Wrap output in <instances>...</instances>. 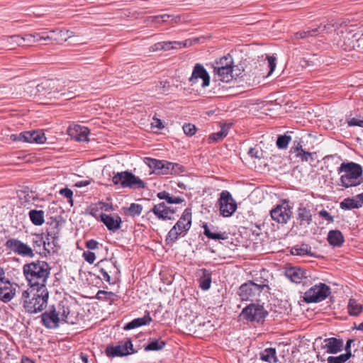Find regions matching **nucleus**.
Returning <instances> with one entry per match:
<instances>
[{"label":"nucleus","mask_w":363,"mask_h":363,"mask_svg":"<svg viewBox=\"0 0 363 363\" xmlns=\"http://www.w3.org/2000/svg\"><path fill=\"white\" fill-rule=\"evenodd\" d=\"M51 267L43 260L33 261L25 264L23 273L30 288H47L46 284L50 275Z\"/></svg>","instance_id":"obj_1"},{"label":"nucleus","mask_w":363,"mask_h":363,"mask_svg":"<svg viewBox=\"0 0 363 363\" xmlns=\"http://www.w3.org/2000/svg\"><path fill=\"white\" fill-rule=\"evenodd\" d=\"M21 298L25 311L29 313H37L45 308L49 292L47 288H30L23 291Z\"/></svg>","instance_id":"obj_2"},{"label":"nucleus","mask_w":363,"mask_h":363,"mask_svg":"<svg viewBox=\"0 0 363 363\" xmlns=\"http://www.w3.org/2000/svg\"><path fill=\"white\" fill-rule=\"evenodd\" d=\"M362 172L359 164L352 162H342L337 168L341 185L345 188L359 186L363 182Z\"/></svg>","instance_id":"obj_3"},{"label":"nucleus","mask_w":363,"mask_h":363,"mask_svg":"<svg viewBox=\"0 0 363 363\" xmlns=\"http://www.w3.org/2000/svg\"><path fill=\"white\" fill-rule=\"evenodd\" d=\"M120 184L123 188L132 189H144L145 183L138 177L128 171L115 174V184Z\"/></svg>","instance_id":"obj_4"},{"label":"nucleus","mask_w":363,"mask_h":363,"mask_svg":"<svg viewBox=\"0 0 363 363\" xmlns=\"http://www.w3.org/2000/svg\"><path fill=\"white\" fill-rule=\"evenodd\" d=\"M330 294V289L325 284L320 283L306 291L303 299L306 303H317L325 300Z\"/></svg>","instance_id":"obj_5"},{"label":"nucleus","mask_w":363,"mask_h":363,"mask_svg":"<svg viewBox=\"0 0 363 363\" xmlns=\"http://www.w3.org/2000/svg\"><path fill=\"white\" fill-rule=\"evenodd\" d=\"M267 312L262 306L259 304H250L245 307L240 314V318L247 321L259 322L266 315Z\"/></svg>","instance_id":"obj_6"},{"label":"nucleus","mask_w":363,"mask_h":363,"mask_svg":"<svg viewBox=\"0 0 363 363\" xmlns=\"http://www.w3.org/2000/svg\"><path fill=\"white\" fill-rule=\"evenodd\" d=\"M264 286V284L248 281L240 286L238 294L242 301L253 300L259 295Z\"/></svg>","instance_id":"obj_7"},{"label":"nucleus","mask_w":363,"mask_h":363,"mask_svg":"<svg viewBox=\"0 0 363 363\" xmlns=\"http://www.w3.org/2000/svg\"><path fill=\"white\" fill-rule=\"evenodd\" d=\"M7 250L22 257H33L34 252L32 248L16 238H10L4 244Z\"/></svg>","instance_id":"obj_8"},{"label":"nucleus","mask_w":363,"mask_h":363,"mask_svg":"<svg viewBox=\"0 0 363 363\" xmlns=\"http://www.w3.org/2000/svg\"><path fill=\"white\" fill-rule=\"evenodd\" d=\"M342 38L344 42L342 46L345 50H350L356 48H363V33H355L353 29L347 28Z\"/></svg>","instance_id":"obj_9"},{"label":"nucleus","mask_w":363,"mask_h":363,"mask_svg":"<svg viewBox=\"0 0 363 363\" xmlns=\"http://www.w3.org/2000/svg\"><path fill=\"white\" fill-rule=\"evenodd\" d=\"M220 213L224 217L230 216L236 210L237 204L231 194L223 191L219 199Z\"/></svg>","instance_id":"obj_10"},{"label":"nucleus","mask_w":363,"mask_h":363,"mask_svg":"<svg viewBox=\"0 0 363 363\" xmlns=\"http://www.w3.org/2000/svg\"><path fill=\"white\" fill-rule=\"evenodd\" d=\"M201 79V86L205 88L210 84V75L201 64L196 63L192 71L191 76L189 79L191 85L196 84Z\"/></svg>","instance_id":"obj_11"},{"label":"nucleus","mask_w":363,"mask_h":363,"mask_svg":"<svg viewBox=\"0 0 363 363\" xmlns=\"http://www.w3.org/2000/svg\"><path fill=\"white\" fill-rule=\"evenodd\" d=\"M291 207L287 202L277 205L270 211L272 218L279 223L286 224L291 216Z\"/></svg>","instance_id":"obj_12"},{"label":"nucleus","mask_w":363,"mask_h":363,"mask_svg":"<svg viewBox=\"0 0 363 363\" xmlns=\"http://www.w3.org/2000/svg\"><path fill=\"white\" fill-rule=\"evenodd\" d=\"M73 35V33L68 30H52L43 33L40 36V40H51L55 43L61 44L67 41Z\"/></svg>","instance_id":"obj_13"},{"label":"nucleus","mask_w":363,"mask_h":363,"mask_svg":"<svg viewBox=\"0 0 363 363\" xmlns=\"http://www.w3.org/2000/svg\"><path fill=\"white\" fill-rule=\"evenodd\" d=\"M60 312L54 306L41 314L42 323L47 328H56L59 326Z\"/></svg>","instance_id":"obj_14"},{"label":"nucleus","mask_w":363,"mask_h":363,"mask_svg":"<svg viewBox=\"0 0 363 363\" xmlns=\"http://www.w3.org/2000/svg\"><path fill=\"white\" fill-rule=\"evenodd\" d=\"M151 211L161 220H172L174 219V215L176 213V209L167 206L164 202H161L153 206Z\"/></svg>","instance_id":"obj_15"},{"label":"nucleus","mask_w":363,"mask_h":363,"mask_svg":"<svg viewBox=\"0 0 363 363\" xmlns=\"http://www.w3.org/2000/svg\"><path fill=\"white\" fill-rule=\"evenodd\" d=\"M67 132L69 135L77 141L84 142L88 140L89 130L85 126L74 125L69 127Z\"/></svg>","instance_id":"obj_16"},{"label":"nucleus","mask_w":363,"mask_h":363,"mask_svg":"<svg viewBox=\"0 0 363 363\" xmlns=\"http://www.w3.org/2000/svg\"><path fill=\"white\" fill-rule=\"evenodd\" d=\"M16 289L9 280L0 281V300L4 303L10 301L15 295Z\"/></svg>","instance_id":"obj_17"},{"label":"nucleus","mask_w":363,"mask_h":363,"mask_svg":"<svg viewBox=\"0 0 363 363\" xmlns=\"http://www.w3.org/2000/svg\"><path fill=\"white\" fill-rule=\"evenodd\" d=\"M203 234L208 238L211 240H226L228 236L225 232H218V228L213 225H208L207 223H204L203 225Z\"/></svg>","instance_id":"obj_18"},{"label":"nucleus","mask_w":363,"mask_h":363,"mask_svg":"<svg viewBox=\"0 0 363 363\" xmlns=\"http://www.w3.org/2000/svg\"><path fill=\"white\" fill-rule=\"evenodd\" d=\"M191 225V213L189 209L184 210L181 218L174 225L176 228L181 231V233L187 232Z\"/></svg>","instance_id":"obj_19"},{"label":"nucleus","mask_w":363,"mask_h":363,"mask_svg":"<svg viewBox=\"0 0 363 363\" xmlns=\"http://www.w3.org/2000/svg\"><path fill=\"white\" fill-rule=\"evenodd\" d=\"M286 276L294 283H301L308 277V272L300 267H291L286 270Z\"/></svg>","instance_id":"obj_20"},{"label":"nucleus","mask_w":363,"mask_h":363,"mask_svg":"<svg viewBox=\"0 0 363 363\" xmlns=\"http://www.w3.org/2000/svg\"><path fill=\"white\" fill-rule=\"evenodd\" d=\"M219 126L220 128V131L212 133L209 135V143H216L222 140L224 138H225L228 134V130L232 126V123L221 121L219 123Z\"/></svg>","instance_id":"obj_21"},{"label":"nucleus","mask_w":363,"mask_h":363,"mask_svg":"<svg viewBox=\"0 0 363 363\" xmlns=\"http://www.w3.org/2000/svg\"><path fill=\"white\" fill-rule=\"evenodd\" d=\"M296 219L299 225L304 228L308 227L312 223L311 211L305 207H299L297 211Z\"/></svg>","instance_id":"obj_22"},{"label":"nucleus","mask_w":363,"mask_h":363,"mask_svg":"<svg viewBox=\"0 0 363 363\" xmlns=\"http://www.w3.org/2000/svg\"><path fill=\"white\" fill-rule=\"evenodd\" d=\"M233 68H226L220 69H213L215 80L228 83L233 79Z\"/></svg>","instance_id":"obj_23"},{"label":"nucleus","mask_w":363,"mask_h":363,"mask_svg":"<svg viewBox=\"0 0 363 363\" xmlns=\"http://www.w3.org/2000/svg\"><path fill=\"white\" fill-rule=\"evenodd\" d=\"M267 61H264L262 66L264 67V70L259 74V77L262 78H267L270 76L276 68L277 58L274 56H267L266 57Z\"/></svg>","instance_id":"obj_24"},{"label":"nucleus","mask_w":363,"mask_h":363,"mask_svg":"<svg viewBox=\"0 0 363 363\" xmlns=\"http://www.w3.org/2000/svg\"><path fill=\"white\" fill-rule=\"evenodd\" d=\"M259 359L267 363H277L278 358L275 348L268 347L262 350L259 354Z\"/></svg>","instance_id":"obj_25"},{"label":"nucleus","mask_w":363,"mask_h":363,"mask_svg":"<svg viewBox=\"0 0 363 363\" xmlns=\"http://www.w3.org/2000/svg\"><path fill=\"white\" fill-rule=\"evenodd\" d=\"M134 352L135 351L133 349V345L130 340H126L125 342L115 346V356H125Z\"/></svg>","instance_id":"obj_26"},{"label":"nucleus","mask_w":363,"mask_h":363,"mask_svg":"<svg viewBox=\"0 0 363 363\" xmlns=\"http://www.w3.org/2000/svg\"><path fill=\"white\" fill-rule=\"evenodd\" d=\"M112 209V206L108 203H105L103 202H100L98 204H94L90 206L87 209L86 211L93 217L96 218H100L101 212L100 211H108L109 210Z\"/></svg>","instance_id":"obj_27"},{"label":"nucleus","mask_w":363,"mask_h":363,"mask_svg":"<svg viewBox=\"0 0 363 363\" xmlns=\"http://www.w3.org/2000/svg\"><path fill=\"white\" fill-rule=\"evenodd\" d=\"M152 318L150 317L149 312H146V314L143 317L133 319L131 322L128 323L124 327V329L130 330L140 326L146 325L150 324Z\"/></svg>","instance_id":"obj_28"},{"label":"nucleus","mask_w":363,"mask_h":363,"mask_svg":"<svg viewBox=\"0 0 363 363\" xmlns=\"http://www.w3.org/2000/svg\"><path fill=\"white\" fill-rule=\"evenodd\" d=\"M328 241L333 247H340L344 242V237L340 230H332L328 233Z\"/></svg>","instance_id":"obj_29"},{"label":"nucleus","mask_w":363,"mask_h":363,"mask_svg":"<svg viewBox=\"0 0 363 363\" xmlns=\"http://www.w3.org/2000/svg\"><path fill=\"white\" fill-rule=\"evenodd\" d=\"M291 152L295 153L296 157L299 158L302 162L313 160L312 153L305 151L299 143L291 148Z\"/></svg>","instance_id":"obj_30"},{"label":"nucleus","mask_w":363,"mask_h":363,"mask_svg":"<svg viewBox=\"0 0 363 363\" xmlns=\"http://www.w3.org/2000/svg\"><path fill=\"white\" fill-rule=\"evenodd\" d=\"M327 352L330 354H336L341 351L343 346V342L336 338H329L326 340Z\"/></svg>","instance_id":"obj_31"},{"label":"nucleus","mask_w":363,"mask_h":363,"mask_svg":"<svg viewBox=\"0 0 363 363\" xmlns=\"http://www.w3.org/2000/svg\"><path fill=\"white\" fill-rule=\"evenodd\" d=\"M225 67H234V61L233 57L230 54L225 55L216 61V65L213 66V69H225Z\"/></svg>","instance_id":"obj_32"},{"label":"nucleus","mask_w":363,"mask_h":363,"mask_svg":"<svg viewBox=\"0 0 363 363\" xmlns=\"http://www.w3.org/2000/svg\"><path fill=\"white\" fill-rule=\"evenodd\" d=\"M28 216L32 223L35 225H42L45 222V213L42 210H30Z\"/></svg>","instance_id":"obj_33"},{"label":"nucleus","mask_w":363,"mask_h":363,"mask_svg":"<svg viewBox=\"0 0 363 363\" xmlns=\"http://www.w3.org/2000/svg\"><path fill=\"white\" fill-rule=\"evenodd\" d=\"M361 202L357 200L356 196L354 198L345 199L340 204V208L343 210H350L352 208H359L361 207Z\"/></svg>","instance_id":"obj_34"},{"label":"nucleus","mask_w":363,"mask_h":363,"mask_svg":"<svg viewBox=\"0 0 363 363\" xmlns=\"http://www.w3.org/2000/svg\"><path fill=\"white\" fill-rule=\"evenodd\" d=\"M6 41L5 46L9 50H12L16 45H23V39L20 35H12L9 36L4 38Z\"/></svg>","instance_id":"obj_35"},{"label":"nucleus","mask_w":363,"mask_h":363,"mask_svg":"<svg viewBox=\"0 0 363 363\" xmlns=\"http://www.w3.org/2000/svg\"><path fill=\"white\" fill-rule=\"evenodd\" d=\"M113 170L111 165H106L102 170L104 184L111 186L113 182Z\"/></svg>","instance_id":"obj_36"},{"label":"nucleus","mask_w":363,"mask_h":363,"mask_svg":"<svg viewBox=\"0 0 363 363\" xmlns=\"http://www.w3.org/2000/svg\"><path fill=\"white\" fill-rule=\"evenodd\" d=\"M347 309L350 315H358L362 311V305L358 303L355 299L350 298L348 303Z\"/></svg>","instance_id":"obj_37"},{"label":"nucleus","mask_w":363,"mask_h":363,"mask_svg":"<svg viewBox=\"0 0 363 363\" xmlns=\"http://www.w3.org/2000/svg\"><path fill=\"white\" fill-rule=\"evenodd\" d=\"M201 276L199 279L200 286L203 290H207L211 286V274L209 271L206 269L201 270Z\"/></svg>","instance_id":"obj_38"},{"label":"nucleus","mask_w":363,"mask_h":363,"mask_svg":"<svg viewBox=\"0 0 363 363\" xmlns=\"http://www.w3.org/2000/svg\"><path fill=\"white\" fill-rule=\"evenodd\" d=\"M162 51H168L172 49L185 48L187 46V41H163L162 42Z\"/></svg>","instance_id":"obj_39"},{"label":"nucleus","mask_w":363,"mask_h":363,"mask_svg":"<svg viewBox=\"0 0 363 363\" xmlns=\"http://www.w3.org/2000/svg\"><path fill=\"white\" fill-rule=\"evenodd\" d=\"M162 160H158L156 159H152L150 157H145L144 159V162L147 164L150 169L152 170L154 173L160 174V171L161 170V164Z\"/></svg>","instance_id":"obj_40"},{"label":"nucleus","mask_w":363,"mask_h":363,"mask_svg":"<svg viewBox=\"0 0 363 363\" xmlns=\"http://www.w3.org/2000/svg\"><path fill=\"white\" fill-rule=\"evenodd\" d=\"M157 197L160 199L165 200L168 203H181L184 200L179 197H174L166 191H161L157 194Z\"/></svg>","instance_id":"obj_41"},{"label":"nucleus","mask_w":363,"mask_h":363,"mask_svg":"<svg viewBox=\"0 0 363 363\" xmlns=\"http://www.w3.org/2000/svg\"><path fill=\"white\" fill-rule=\"evenodd\" d=\"M318 35V28H308L306 30L298 31L295 33L296 39H303Z\"/></svg>","instance_id":"obj_42"},{"label":"nucleus","mask_w":363,"mask_h":363,"mask_svg":"<svg viewBox=\"0 0 363 363\" xmlns=\"http://www.w3.org/2000/svg\"><path fill=\"white\" fill-rule=\"evenodd\" d=\"M177 164L165 160H162L161 164V170L159 174H169L174 172V168Z\"/></svg>","instance_id":"obj_43"},{"label":"nucleus","mask_w":363,"mask_h":363,"mask_svg":"<svg viewBox=\"0 0 363 363\" xmlns=\"http://www.w3.org/2000/svg\"><path fill=\"white\" fill-rule=\"evenodd\" d=\"M351 355V352H347L337 357L330 356L328 357L327 362L328 363H345Z\"/></svg>","instance_id":"obj_44"},{"label":"nucleus","mask_w":363,"mask_h":363,"mask_svg":"<svg viewBox=\"0 0 363 363\" xmlns=\"http://www.w3.org/2000/svg\"><path fill=\"white\" fill-rule=\"evenodd\" d=\"M165 345V342L160 340H154L150 342V343L145 347V351L150 350H160Z\"/></svg>","instance_id":"obj_45"},{"label":"nucleus","mask_w":363,"mask_h":363,"mask_svg":"<svg viewBox=\"0 0 363 363\" xmlns=\"http://www.w3.org/2000/svg\"><path fill=\"white\" fill-rule=\"evenodd\" d=\"M100 220L103 222L110 230H113V217L101 212Z\"/></svg>","instance_id":"obj_46"},{"label":"nucleus","mask_w":363,"mask_h":363,"mask_svg":"<svg viewBox=\"0 0 363 363\" xmlns=\"http://www.w3.org/2000/svg\"><path fill=\"white\" fill-rule=\"evenodd\" d=\"M291 140V136L287 135L286 134L279 135L277 140V145L279 149H286Z\"/></svg>","instance_id":"obj_47"},{"label":"nucleus","mask_w":363,"mask_h":363,"mask_svg":"<svg viewBox=\"0 0 363 363\" xmlns=\"http://www.w3.org/2000/svg\"><path fill=\"white\" fill-rule=\"evenodd\" d=\"M126 211L130 216H139L142 213L143 206L140 204L133 203L130 204V207L126 208Z\"/></svg>","instance_id":"obj_48"},{"label":"nucleus","mask_w":363,"mask_h":363,"mask_svg":"<svg viewBox=\"0 0 363 363\" xmlns=\"http://www.w3.org/2000/svg\"><path fill=\"white\" fill-rule=\"evenodd\" d=\"M335 28V23L330 21L325 25H320L315 28H318V34L322 33H331Z\"/></svg>","instance_id":"obj_49"},{"label":"nucleus","mask_w":363,"mask_h":363,"mask_svg":"<svg viewBox=\"0 0 363 363\" xmlns=\"http://www.w3.org/2000/svg\"><path fill=\"white\" fill-rule=\"evenodd\" d=\"M247 154L250 157L255 159H260L263 157L262 150L257 147H250Z\"/></svg>","instance_id":"obj_50"},{"label":"nucleus","mask_w":363,"mask_h":363,"mask_svg":"<svg viewBox=\"0 0 363 363\" xmlns=\"http://www.w3.org/2000/svg\"><path fill=\"white\" fill-rule=\"evenodd\" d=\"M181 231H179L176 227L173 226V228L168 233L167 240L171 242H175L178 237L182 235Z\"/></svg>","instance_id":"obj_51"},{"label":"nucleus","mask_w":363,"mask_h":363,"mask_svg":"<svg viewBox=\"0 0 363 363\" xmlns=\"http://www.w3.org/2000/svg\"><path fill=\"white\" fill-rule=\"evenodd\" d=\"M34 143L43 144L45 142L46 138L44 133L40 130H33Z\"/></svg>","instance_id":"obj_52"},{"label":"nucleus","mask_w":363,"mask_h":363,"mask_svg":"<svg viewBox=\"0 0 363 363\" xmlns=\"http://www.w3.org/2000/svg\"><path fill=\"white\" fill-rule=\"evenodd\" d=\"M60 194L66 197L68 199V203H70L71 206H73V191L68 188H64L60 190Z\"/></svg>","instance_id":"obj_53"},{"label":"nucleus","mask_w":363,"mask_h":363,"mask_svg":"<svg viewBox=\"0 0 363 363\" xmlns=\"http://www.w3.org/2000/svg\"><path fill=\"white\" fill-rule=\"evenodd\" d=\"M40 36H41V34L39 33H35V34H28L26 35L24 37H22L24 42L28 43H35V42H40L41 40L40 39Z\"/></svg>","instance_id":"obj_54"},{"label":"nucleus","mask_w":363,"mask_h":363,"mask_svg":"<svg viewBox=\"0 0 363 363\" xmlns=\"http://www.w3.org/2000/svg\"><path fill=\"white\" fill-rule=\"evenodd\" d=\"M183 130L188 136H192L196 133V128L194 125L188 123L183 125Z\"/></svg>","instance_id":"obj_55"},{"label":"nucleus","mask_w":363,"mask_h":363,"mask_svg":"<svg viewBox=\"0 0 363 363\" xmlns=\"http://www.w3.org/2000/svg\"><path fill=\"white\" fill-rule=\"evenodd\" d=\"M347 123L349 126H359L363 128V119L359 118H351L348 119Z\"/></svg>","instance_id":"obj_56"},{"label":"nucleus","mask_w":363,"mask_h":363,"mask_svg":"<svg viewBox=\"0 0 363 363\" xmlns=\"http://www.w3.org/2000/svg\"><path fill=\"white\" fill-rule=\"evenodd\" d=\"M84 259L89 264H93L96 259L95 254L92 252H84L83 253Z\"/></svg>","instance_id":"obj_57"},{"label":"nucleus","mask_w":363,"mask_h":363,"mask_svg":"<svg viewBox=\"0 0 363 363\" xmlns=\"http://www.w3.org/2000/svg\"><path fill=\"white\" fill-rule=\"evenodd\" d=\"M11 139L13 141H21V142L26 143V131L22 132L19 134H12L11 135Z\"/></svg>","instance_id":"obj_58"},{"label":"nucleus","mask_w":363,"mask_h":363,"mask_svg":"<svg viewBox=\"0 0 363 363\" xmlns=\"http://www.w3.org/2000/svg\"><path fill=\"white\" fill-rule=\"evenodd\" d=\"M318 214L320 217L329 223H333L334 221L333 217L326 210H321Z\"/></svg>","instance_id":"obj_59"},{"label":"nucleus","mask_w":363,"mask_h":363,"mask_svg":"<svg viewBox=\"0 0 363 363\" xmlns=\"http://www.w3.org/2000/svg\"><path fill=\"white\" fill-rule=\"evenodd\" d=\"M69 308H63L62 312L61 313V319L62 320L68 323H73V321L70 320L69 318Z\"/></svg>","instance_id":"obj_60"},{"label":"nucleus","mask_w":363,"mask_h":363,"mask_svg":"<svg viewBox=\"0 0 363 363\" xmlns=\"http://www.w3.org/2000/svg\"><path fill=\"white\" fill-rule=\"evenodd\" d=\"M170 17H172V16L169 14H163V15L152 16V17H150V18L151 19L152 23H157V20L160 18L162 19V22H166L167 18H169Z\"/></svg>","instance_id":"obj_61"},{"label":"nucleus","mask_w":363,"mask_h":363,"mask_svg":"<svg viewBox=\"0 0 363 363\" xmlns=\"http://www.w3.org/2000/svg\"><path fill=\"white\" fill-rule=\"evenodd\" d=\"M292 253L297 255H303L308 253V250L304 247H295L293 249Z\"/></svg>","instance_id":"obj_62"},{"label":"nucleus","mask_w":363,"mask_h":363,"mask_svg":"<svg viewBox=\"0 0 363 363\" xmlns=\"http://www.w3.org/2000/svg\"><path fill=\"white\" fill-rule=\"evenodd\" d=\"M86 247L89 250H95L98 247V242L94 240H90L86 242Z\"/></svg>","instance_id":"obj_63"},{"label":"nucleus","mask_w":363,"mask_h":363,"mask_svg":"<svg viewBox=\"0 0 363 363\" xmlns=\"http://www.w3.org/2000/svg\"><path fill=\"white\" fill-rule=\"evenodd\" d=\"M150 52H158V51H162V42H159L157 43H155L150 48Z\"/></svg>","instance_id":"obj_64"}]
</instances>
